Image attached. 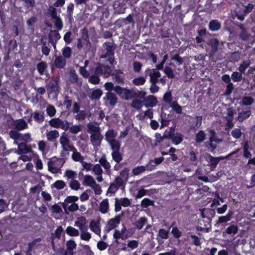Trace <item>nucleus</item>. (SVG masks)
<instances>
[{
  "label": "nucleus",
  "instance_id": "1",
  "mask_svg": "<svg viewBox=\"0 0 255 255\" xmlns=\"http://www.w3.org/2000/svg\"><path fill=\"white\" fill-rule=\"evenodd\" d=\"M119 96L123 99L129 100L133 98L143 99L146 95L144 91H140L136 88L128 89L122 87H117L116 88Z\"/></svg>",
  "mask_w": 255,
  "mask_h": 255
},
{
  "label": "nucleus",
  "instance_id": "2",
  "mask_svg": "<svg viewBox=\"0 0 255 255\" xmlns=\"http://www.w3.org/2000/svg\"><path fill=\"white\" fill-rule=\"evenodd\" d=\"M103 46L105 48L106 52L101 56V58H106L109 56H114L116 46L113 42H105L103 43Z\"/></svg>",
  "mask_w": 255,
  "mask_h": 255
},
{
  "label": "nucleus",
  "instance_id": "3",
  "mask_svg": "<svg viewBox=\"0 0 255 255\" xmlns=\"http://www.w3.org/2000/svg\"><path fill=\"white\" fill-rule=\"evenodd\" d=\"M121 222V217L119 215L114 218L110 219L106 226L105 231L109 233L112 230L118 226Z\"/></svg>",
  "mask_w": 255,
  "mask_h": 255
},
{
  "label": "nucleus",
  "instance_id": "4",
  "mask_svg": "<svg viewBox=\"0 0 255 255\" xmlns=\"http://www.w3.org/2000/svg\"><path fill=\"white\" fill-rule=\"evenodd\" d=\"M208 45L211 48L209 52L210 56L213 57L218 51L219 46V41L217 38H212L209 40Z\"/></svg>",
  "mask_w": 255,
  "mask_h": 255
},
{
  "label": "nucleus",
  "instance_id": "5",
  "mask_svg": "<svg viewBox=\"0 0 255 255\" xmlns=\"http://www.w3.org/2000/svg\"><path fill=\"white\" fill-rule=\"evenodd\" d=\"M166 137L167 138L171 139L172 143L176 145L181 143L183 140V135L180 133L174 134L171 131H169Z\"/></svg>",
  "mask_w": 255,
  "mask_h": 255
},
{
  "label": "nucleus",
  "instance_id": "6",
  "mask_svg": "<svg viewBox=\"0 0 255 255\" xmlns=\"http://www.w3.org/2000/svg\"><path fill=\"white\" fill-rule=\"evenodd\" d=\"M116 13L122 14L125 12L127 6L124 1L117 0L113 4Z\"/></svg>",
  "mask_w": 255,
  "mask_h": 255
},
{
  "label": "nucleus",
  "instance_id": "7",
  "mask_svg": "<svg viewBox=\"0 0 255 255\" xmlns=\"http://www.w3.org/2000/svg\"><path fill=\"white\" fill-rule=\"evenodd\" d=\"M143 103L146 107L153 108L156 105L157 100L154 96L149 95L143 98Z\"/></svg>",
  "mask_w": 255,
  "mask_h": 255
},
{
  "label": "nucleus",
  "instance_id": "8",
  "mask_svg": "<svg viewBox=\"0 0 255 255\" xmlns=\"http://www.w3.org/2000/svg\"><path fill=\"white\" fill-rule=\"evenodd\" d=\"M146 75L150 77V82L157 83L158 79L161 76L160 73L156 69H147L145 71Z\"/></svg>",
  "mask_w": 255,
  "mask_h": 255
},
{
  "label": "nucleus",
  "instance_id": "9",
  "mask_svg": "<svg viewBox=\"0 0 255 255\" xmlns=\"http://www.w3.org/2000/svg\"><path fill=\"white\" fill-rule=\"evenodd\" d=\"M205 158L208 161L209 165L213 168L216 167L220 160L224 159V158L214 157L208 153L205 154Z\"/></svg>",
  "mask_w": 255,
  "mask_h": 255
},
{
  "label": "nucleus",
  "instance_id": "10",
  "mask_svg": "<svg viewBox=\"0 0 255 255\" xmlns=\"http://www.w3.org/2000/svg\"><path fill=\"white\" fill-rule=\"evenodd\" d=\"M103 139V136L102 135L100 131L96 133H91L90 135L91 141L93 145L100 146L101 141Z\"/></svg>",
  "mask_w": 255,
  "mask_h": 255
},
{
  "label": "nucleus",
  "instance_id": "11",
  "mask_svg": "<svg viewBox=\"0 0 255 255\" xmlns=\"http://www.w3.org/2000/svg\"><path fill=\"white\" fill-rule=\"evenodd\" d=\"M58 160L57 159H52L48 162V170L53 174H55L58 172L60 170V167L58 166Z\"/></svg>",
  "mask_w": 255,
  "mask_h": 255
},
{
  "label": "nucleus",
  "instance_id": "12",
  "mask_svg": "<svg viewBox=\"0 0 255 255\" xmlns=\"http://www.w3.org/2000/svg\"><path fill=\"white\" fill-rule=\"evenodd\" d=\"M53 65L55 67L58 69L64 68L66 65V60L61 55L55 56Z\"/></svg>",
  "mask_w": 255,
  "mask_h": 255
},
{
  "label": "nucleus",
  "instance_id": "13",
  "mask_svg": "<svg viewBox=\"0 0 255 255\" xmlns=\"http://www.w3.org/2000/svg\"><path fill=\"white\" fill-rule=\"evenodd\" d=\"M104 99L106 101V103L108 102V104L111 106H115L118 101V98L117 96L114 93L112 92H107Z\"/></svg>",
  "mask_w": 255,
  "mask_h": 255
},
{
  "label": "nucleus",
  "instance_id": "14",
  "mask_svg": "<svg viewBox=\"0 0 255 255\" xmlns=\"http://www.w3.org/2000/svg\"><path fill=\"white\" fill-rule=\"evenodd\" d=\"M208 26L211 31H217L221 28V23L217 19H212L209 22Z\"/></svg>",
  "mask_w": 255,
  "mask_h": 255
},
{
  "label": "nucleus",
  "instance_id": "15",
  "mask_svg": "<svg viewBox=\"0 0 255 255\" xmlns=\"http://www.w3.org/2000/svg\"><path fill=\"white\" fill-rule=\"evenodd\" d=\"M62 207L67 214H68L69 212H73L77 211L79 209L78 205L75 203L71 204L70 206L65 203H63Z\"/></svg>",
  "mask_w": 255,
  "mask_h": 255
},
{
  "label": "nucleus",
  "instance_id": "16",
  "mask_svg": "<svg viewBox=\"0 0 255 255\" xmlns=\"http://www.w3.org/2000/svg\"><path fill=\"white\" fill-rule=\"evenodd\" d=\"M102 95V91L100 89L98 88L95 90H93L91 94L89 95V97L92 101L98 100L100 99Z\"/></svg>",
  "mask_w": 255,
  "mask_h": 255
},
{
  "label": "nucleus",
  "instance_id": "17",
  "mask_svg": "<svg viewBox=\"0 0 255 255\" xmlns=\"http://www.w3.org/2000/svg\"><path fill=\"white\" fill-rule=\"evenodd\" d=\"M89 227L90 230L96 234H99L101 232L100 223L98 221L92 220L90 222Z\"/></svg>",
  "mask_w": 255,
  "mask_h": 255
},
{
  "label": "nucleus",
  "instance_id": "18",
  "mask_svg": "<svg viewBox=\"0 0 255 255\" xmlns=\"http://www.w3.org/2000/svg\"><path fill=\"white\" fill-rule=\"evenodd\" d=\"M147 219L145 217H140L138 220L136 221L132 224L135 228L138 230H141L143 227L147 223Z\"/></svg>",
  "mask_w": 255,
  "mask_h": 255
},
{
  "label": "nucleus",
  "instance_id": "19",
  "mask_svg": "<svg viewBox=\"0 0 255 255\" xmlns=\"http://www.w3.org/2000/svg\"><path fill=\"white\" fill-rule=\"evenodd\" d=\"M109 204L108 199H105L100 203L99 206V211L102 214H106L109 211Z\"/></svg>",
  "mask_w": 255,
  "mask_h": 255
},
{
  "label": "nucleus",
  "instance_id": "20",
  "mask_svg": "<svg viewBox=\"0 0 255 255\" xmlns=\"http://www.w3.org/2000/svg\"><path fill=\"white\" fill-rule=\"evenodd\" d=\"M48 89L51 93L58 91V80L52 79L48 85Z\"/></svg>",
  "mask_w": 255,
  "mask_h": 255
},
{
  "label": "nucleus",
  "instance_id": "21",
  "mask_svg": "<svg viewBox=\"0 0 255 255\" xmlns=\"http://www.w3.org/2000/svg\"><path fill=\"white\" fill-rule=\"evenodd\" d=\"M132 233H130L129 231H127V234L125 235H122V234L118 230H115L114 232V234L113 235L114 238L118 240L120 239H122V240H125L128 237H129Z\"/></svg>",
  "mask_w": 255,
  "mask_h": 255
},
{
  "label": "nucleus",
  "instance_id": "22",
  "mask_svg": "<svg viewBox=\"0 0 255 255\" xmlns=\"http://www.w3.org/2000/svg\"><path fill=\"white\" fill-rule=\"evenodd\" d=\"M59 136V133L56 129L50 130L46 133V137L50 141H54Z\"/></svg>",
  "mask_w": 255,
  "mask_h": 255
},
{
  "label": "nucleus",
  "instance_id": "23",
  "mask_svg": "<svg viewBox=\"0 0 255 255\" xmlns=\"http://www.w3.org/2000/svg\"><path fill=\"white\" fill-rule=\"evenodd\" d=\"M9 135L14 140H22L23 139V135L15 130H11L9 132Z\"/></svg>",
  "mask_w": 255,
  "mask_h": 255
},
{
  "label": "nucleus",
  "instance_id": "24",
  "mask_svg": "<svg viewBox=\"0 0 255 255\" xmlns=\"http://www.w3.org/2000/svg\"><path fill=\"white\" fill-rule=\"evenodd\" d=\"M24 8L28 11L32 10L35 6V0H21Z\"/></svg>",
  "mask_w": 255,
  "mask_h": 255
},
{
  "label": "nucleus",
  "instance_id": "25",
  "mask_svg": "<svg viewBox=\"0 0 255 255\" xmlns=\"http://www.w3.org/2000/svg\"><path fill=\"white\" fill-rule=\"evenodd\" d=\"M32 116L35 121L41 123L44 121V113L42 112L35 111L32 114Z\"/></svg>",
  "mask_w": 255,
  "mask_h": 255
},
{
  "label": "nucleus",
  "instance_id": "26",
  "mask_svg": "<svg viewBox=\"0 0 255 255\" xmlns=\"http://www.w3.org/2000/svg\"><path fill=\"white\" fill-rule=\"evenodd\" d=\"M62 57L66 60L71 58L72 50L70 47L65 46L62 49Z\"/></svg>",
  "mask_w": 255,
  "mask_h": 255
},
{
  "label": "nucleus",
  "instance_id": "27",
  "mask_svg": "<svg viewBox=\"0 0 255 255\" xmlns=\"http://www.w3.org/2000/svg\"><path fill=\"white\" fill-rule=\"evenodd\" d=\"M100 164L106 169V173L110 174L111 165L110 163L107 160L105 157H101L99 160Z\"/></svg>",
  "mask_w": 255,
  "mask_h": 255
},
{
  "label": "nucleus",
  "instance_id": "28",
  "mask_svg": "<svg viewBox=\"0 0 255 255\" xmlns=\"http://www.w3.org/2000/svg\"><path fill=\"white\" fill-rule=\"evenodd\" d=\"M48 41H58L61 38L59 33L56 30H51L49 34Z\"/></svg>",
  "mask_w": 255,
  "mask_h": 255
},
{
  "label": "nucleus",
  "instance_id": "29",
  "mask_svg": "<svg viewBox=\"0 0 255 255\" xmlns=\"http://www.w3.org/2000/svg\"><path fill=\"white\" fill-rule=\"evenodd\" d=\"M86 223V219L84 216H81L78 218V221L75 223V225L78 227L80 229L83 231L85 228V224Z\"/></svg>",
  "mask_w": 255,
  "mask_h": 255
},
{
  "label": "nucleus",
  "instance_id": "30",
  "mask_svg": "<svg viewBox=\"0 0 255 255\" xmlns=\"http://www.w3.org/2000/svg\"><path fill=\"white\" fill-rule=\"evenodd\" d=\"M170 107L172 108L173 111L175 112L176 114H182V108L179 104H178L176 101H174L172 103H171Z\"/></svg>",
  "mask_w": 255,
  "mask_h": 255
},
{
  "label": "nucleus",
  "instance_id": "31",
  "mask_svg": "<svg viewBox=\"0 0 255 255\" xmlns=\"http://www.w3.org/2000/svg\"><path fill=\"white\" fill-rule=\"evenodd\" d=\"M62 120L58 118H53L49 122V125L53 128H60Z\"/></svg>",
  "mask_w": 255,
  "mask_h": 255
},
{
  "label": "nucleus",
  "instance_id": "32",
  "mask_svg": "<svg viewBox=\"0 0 255 255\" xmlns=\"http://www.w3.org/2000/svg\"><path fill=\"white\" fill-rule=\"evenodd\" d=\"M251 115V111L247 110L239 113L238 117V120L240 122H243L244 120L249 118Z\"/></svg>",
  "mask_w": 255,
  "mask_h": 255
},
{
  "label": "nucleus",
  "instance_id": "33",
  "mask_svg": "<svg viewBox=\"0 0 255 255\" xmlns=\"http://www.w3.org/2000/svg\"><path fill=\"white\" fill-rule=\"evenodd\" d=\"M206 134L203 130H200L196 133L195 136V141L197 143H200L203 142L206 138Z\"/></svg>",
  "mask_w": 255,
  "mask_h": 255
},
{
  "label": "nucleus",
  "instance_id": "34",
  "mask_svg": "<svg viewBox=\"0 0 255 255\" xmlns=\"http://www.w3.org/2000/svg\"><path fill=\"white\" fill-rule=\"evenodd\" d=\"M66 232L69 236L71 237H76L79 234L77 229L70 226L67 227Z\"/></svg>",
  "mask_w": 255,
  "mask_h": 255
},
{
  "label": "nucleus",
  "instance_id": "35",
  "mask_svg": "<svg viewBox=\"0 0 255 255\" xmlns=\"http://www.w3.org/2000/svg\"><path fill=\"white\" fill-rule=\"evenodd\" d=\"M81 39L83 40L84 42L86 43L87 45L90 44L88 30L87 28L85 27L81 30Z\"/></svg>",
  "mask_w": 255,
  "mask_h": 255
},
{
  "label": "nucleus",
  "instance_id": "36",
  "mask_svg": "<svg viewBox=\"0 0 255 255\" xmlns=\"http://www.w3.org/2000/svg\"><path fill=\"white\" fill-rule=\"evenodd\" d=\"M70 140L67 137L65 132H63L60 138V143H61L63 149H65V147L69 144Z\"/></svg>",
  "mask_w": 255,
  "mask_h": 255
},
{
  "label": "nucleus",
  "instance_id": "37",
  "mask_svg": "<svg viewBox=\"0 0 255 255\" xmlns=\"http://www.w3.org/2000/svg\"><path fill=\"white\" fill-rule=\"evenodd\" d=\"M47 64L45 62L41 61L37 64V69L39 74L41 75L44 74V71L47 69Z\"/></svg>",
  "mask_w": 255,
  "mask_h": 255
},
{
  "label": "nucleus",
  "instance_id": "38",
  "mask_svg": "<svg viewBox=\"0 0 255 255\" xmlns=\"http://www.w3.org/2000/svg\"><path fill=\"white\" fill-rule=\"evenodd\" d=\"M154 202L149 198H145L141 202V207L143 208H147L150 206H153Z\"/></svg>",
  "mask_w": 255,
  "mask_h": 255
},
{
  "label": "nucleus",
  "instance_id": "39",
  "mask_svg": "<svg viewBox=\"0 0 255 255\" xmlns=\"http://www.w3.org/2000/svg\"><path fill=\"white\" fill-rule=\"evenodd\" d=\"M47 14L51 16L52 19L56 18L57 16V10L54 6L50 5L47 9Z\"/></svg>",
  "mask_w": 255,
  "mask_h": 255
},
{
  "label": "nucleus",
  "instance_id": "40",
  "mask_svg": "<svg viewBox=\"0 0 255 255\" xmlns=\"http://www.w3.org/2000/svg\"><path fill=\"white\" fill-rule=\"evenodd\" d=\"M251 60L250 59H248L246 61H244L242 64L240 65L239 67L238 68L239 71L241 73L244 74L245 72L246 69L250 66L251 65Z\"/></svg>",
  "mask_w": 255,
  "mask_h": 255
},
{
  "label": "nucleus",
  "instance_id": "41",
  "mask_svg": "<svg viewBox=\"0 0 255 255\" xmlns=\"http://www.w3.org/2000/svg\"><path fill=\"white\" fill-rule=\"evenodd\" d=\"M37 18L35 16H32L28 19L26 21V24L28 25V28L33 30L34 25L35 23L37 22Z\"/></svg>",
  "mask_w": 255,
  "mask_h": 255
},
{
  "label": "nucleus",
  "instance_id": "42",
  "mask_svg": "<svg viewBox=\"0 0 255 255\" xmlns=\"http://www.w3.org/2000/svg\"><path fill=\"white\" fill-rule=\"evenodd\" d=\"M105 89L108 91V92H111L112 90H114V91L119 95V93L117 92V91L116 90V88L117 87H121L119 85H117L116 86H114V85L112 82H106L105 84Z\"/></svg>",
  "mask_w": 255,
  "mask_h": 255
},
{
  "label": "nucleus",
  "instance_id": "43",
  "mask_svg": "<svg viewBox=\"0 0 255 255\" xmlns=\"http://www.w3.org/2000/svg\"><path fill=\"white\" fill-rule=\"evenodd\" d=\"M199 153L198 152H195L193 150H191L189 153V160L193 164H196L198 161L197 155Z\"/></svg>",
  "mask_w": 255,
  "mask_h": 255
},
{
  "label": "nucleus",
  "instance_id": "44",
  "mask_svg": "<svg viewBox=\"0 0 255 255\" xmlns=\"http://www.w3.org/2000/svg\"><path fill=\"white\" fill-rule=\"evenodd\" d=\"M110 144L111 149L113 150V151H120L121 144L119 141L115 140H112L111 142H109Z\"/></svg>",
  "mask_w": 255,
  "mask_h": 255
},
{
  "label": "nucleus",
  "instance_id": "45",
  "mask_svg": "<svg viewBox=\"0 0 255 255\" xmlns=\"http://www.w3.org/2000/svg\"><path fill=\"white\" fill-rule=\"evenodd\" d=\"M18 150L22 153H27L31 151V147L27 146L25 143H20L18 146Z\"/></svg>",
  "mask_w": 255,
  "mask_h": 255
},
{
  "label": "nucleus",
  "instance_id": "46",
  "mask_svg": "<svg viewBox=\"0 0 255 255\" xmlns=\"http://www.w3.org/2000/svg\"><path fill=\"white\" fill-rule=\"evenodd\" d=\"M132 83L135 86L143 85L146 82V79L144 77L140 76L135 78L132 80Z\"/></svg>",
  "mask_w": 255,
  "mask_h": 255
},
{
  "label": "nucleus",
  "instance_id": "47",
  "mask_svg": "<svg viewBox=\"0 0 255 255\" xmlns=\"http://www.w3.org/2000/svg\"><path fill=\"white\" fill-rule=\"evenodd\" d=\"M84 184L86 186L93 187V186L96 183L95 181L92 176H84Z\"/></svg>",
  "mask_w": 255,
  "mask_h": 255
},
{
  "label": "nucleus",
  "instance_id": "48",
  "mask_svg": "<svg viewBox=\"0 0 255 255\" xmlns=\"http://www.w3.org/2000/svg\"><path fill=\"white\" fill-rule=\"evenodd\" d=\"M238 227L235 225H232L226 229V233L228 235H235L238 233Z\"/></svg>",
  "mask_w": 255,
  "mask_h": 255
},
{
  "label": "nucleus",
  "instance_id": "49",
  "mask_svg": "<svg viewBox=\"0 0 255 255\" xmlns=\"http://www.w3.org/2000/svg\"><path fill=\"white\" fill-rule=\"evenodd\" d=\"M242 74L240 72H233L231 75V78L235 82H240L243 79Z\"/></svg>",
  "mask_w": 255,
  "mask_h": 255
},
{
  "label": "nucleus",
  "instance_id": "50",
  "mask_svg": "<svg viewBox=\"0 0 255 255\" xmlns=\"http://www.w3.org/2000/svg\"><path fill=\"white\" fill-rule=\"evenodd\" d=\"M239 36L242 40L247 41L250 39L251 35L248 32L246 29H243V31L241 32Z\"/></svg>",
  "mask_w": 255,
  "mask_h": 255
},
{
  "label": "nucleus",
  "instance_id": "51",
  "mask_svg": "<svg viewBox=\"0 0 255 255\" xmlns=\"http://www.w3.org/2000/svg\"><path fill=\"white\" fill-rule=\"evenodd\" d=\"M163 100L165 103L170 105L171 103L173 102L172 101V96L171 93L170 92H166L163 95Z\"/></svg>",
  "mask_w": 255,
  "mask_h": 255
},
{
  "label": "nucleus",
  "instance_id": "52",
  "mask_svg": "<svg viewBox=\"0 0 255 255\" xmlns=\"http://www.w3.org/2000/svg\"><path fill=\"white\" fill-rule=\"evenodd\" d=\"M88 81L89 83L93 84L94 85H97L100 83V79L99 78V76L96 75L94 74V75L89 76L88 77Z\"/></svg>",
  "mask_w": 255,
  "mask_h": 255
},
{
  "label": "nucleus",
  "instance_id": "53",
  "mask_svg": "<svg viewBox=\"0 0 255 255\" xmlns=\"http://www.w3.org/2000/svg\"><path fill=\"white\" fill-rule=\"evenodd\" d=\"M53 19H54V23L55 27L59 30H61L63 28V24L60 17L58 16Z\"/></svg>",
  "mask_w": 255,
  "mask_h": 255
},
{
  "label": "nucleus",
  "instance_id": "54",
  "mask_svg": "<svg viewBox=\"0 0 255 255\" xmlns=\"http://www.w3.org/2000/svg\"><path fill=\"white\" fill-rule=\"evenodd\" d=\"M106 140L108 142H111L112 140H115L116 134L114 133V130H109L106 133Z\"/></svg>",
  "mask_w": 255,
  "mask_h": 255
},
{
  "label": "nucleus",
  "instance_id": "55",
  "mask_svg": "<svg viewBox=\"0 0 255 255\" xmlns=\"http://www.w3.org/2000/svg\"><path fill=\"white\" fill-rule=\"evenodd\" d=\"M112 156L113 159L117 163H119L122 160V156L120 153V151H113Z\"/></svg>",
  "mask_w": 255,
  "mask_h": 255
},
{
  "label": "nucleus",
  "instance_id": "56",
  "mask_svg": "<svg viewBox=\"0 0 255 255\" xmlns=\"http://www.w3.org/2000/svg\"><path fill=\"white\" fill-rule=\"evenodd\" d=\"M131 105L133 108L138 110L142 108L143 103L141 101L135 99L132 100Z\"/></svg>",
  "mask_w": 255,
  "mask_h": 255
},
{
  "label": "nucleus",
  "instance_id": "57",
  "mask_svg": "<svg viewBox=\"0 0 255 255\" xmlns=\"http://www.w3.org/2000/svg\"><path fill=\"white\" fill-rule=\"evenodd\" d=\"M27 127V124L23 120H20L15 125V128L18 130H22Z\"/></svg>",
  "mask_w": 255,
  "mask_h": 255
},
{
  "label": "nucleus",
  "instance_id": "58",
  "mask_svg": "<svg viewBox=\"0 0 255 255\" xmlns=\"http://www.w3.org/2000/svg\"><path fill=\"white\" fill-rule=\"evenodd\" d=\"M67 250L73 251L76 248L77 245L73 240H70L66 242Z\"/></svg>",
  "mask_w": 255,
  "mask_h": 255
},
{
  "label": "nucleus",
  "instance_id": "59",
  "mask_svg": "<svg viewBox=\"0 0 255 255\" xmlns=\"http://www.w3.org/2000/svg\"><path fill=\"white\" fill-rule=\"evenodd\" d=\"M169 230H166L164 229H160L158 231V236L163 239H167L169 238Z\"/></svg>",
  "mask_w": 255,
  "mask_h": 255
},
{
  "label": "nucleus",
  "instance_id": "60",
  "mask_svg": "<svg viewBox=\"0 0 255 255\" xmlns=\"http://www.w3.org/2000/svg\"><path fill=\"white\" fill-rule=\"evenodd\" d=\"M190 238L192 239L191 244L197 247L200 246L201 245V239L198 236L195 235H191Z\"/></svg>",
  "mask_w": 255,
  "mask_h": 255
},
{
  "label": "nucleus",
  "instance_id": "61",
  "mask_svg": "<svg viewBox=\"0 0 255 255\" xmlns=\"http://www.w3.org/2000/svg\"><path fill=\"white\" fill-rule=\"evenodd\" d=\"M80 184L79 182L74 179H72L69 183V187L72 190H78L80 188Z\"/></svg>",
  "mask_w": 255,
  "mask_h": 255
},
{
  "label": "nucleus",
  "instance_id": "62",
  "mask_svg": "<svg viewBox=\"0 0 255 255\" xmlns=\"http://www.w3.org/2000/svg\"><path fill=\"white\" fill-rule=\"evenodd\" d=\"M164 72L168 78L173 79L175 76L173 70L170 67L166 66L164 69Z\"/></svg>",
  "mask_w": 255,
  "mask_h": 255
},
{
  "label": "nucleus",
  "instance_id": "63",
  "mask_svg": "<svg viewBox=\"0 0 255 255\" xmlns=\"http://www.w3.org/2000/svg\"><path fill=\"white\" fill-rule=\"evenodd\" d=\"M142 64L138 61H134L133 62V70L134 73H138L140 72Z\"/></svg>",
  "mask_w": 255,
  "mask_h": 255
},
{
  "label": "nucleus",
  "instance_id": "64",
  "mask_svg": "<svg viewBox=\"0 0 255 255\" xmlns=\"http://www.w3.org/2000/svg\"><path fill=\"white\" fill-rule=\"evenodd\" d=\"M72 159L74 161H80L83 160V158L81 155L80 152H78L77 150L73 152L72 154Z\"/></svg>",
  "mask_w": 255,
  "mask_h": 255
}]
</instances>
